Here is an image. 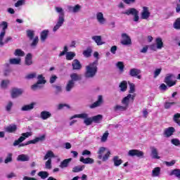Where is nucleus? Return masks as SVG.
Returning a JSON list of instances; mask_svg holds the SVG:
<instances>
[{
	"label": "nucleus",
	"instance_id": "20",
	"mask_svg": "<svg viewBox=\"0 0 180 180\" xmlns=\"http://www.w3.org/2000/svg\"><path fill=\"white\" fill-rule=\"evenodd\" d=\"M18 130V126L16 124H10L5 128L6 133H16Z\"/></svg>",
	"mask_w": 180,
	"mask_h": 180
},
{
	"label": "nucleus",
	"instance_id": "24",
	"mask_svg": "<svg viewBox=\"0 0 180 180\" xmlns=\"http://www.w3.org/2000/svg\"><path fill=\"white\" fill-rule=\"evenodd\" d=\"M49 33H50V31H49V30H44L41 32L40 39L42 43H44V41L47 40V37H49Z\"/></svg>",
	"mask_w": 180,
	"mask_h": 180
},
{
	"label": "nucleus",
	"instance_id": "9",
	"mask_svg": "<svg viewBox=\"0 0 180 180\" xmlns=\"http://www.w3.org/2000/svg\"><path fill=\"white\" fill-rule=\"evenodd\" d=\"M122 40L120 41L122 46H131V38L127 33H122L121 34Z\"/></svg>",
	"mask_w": 180,
	"mask_h": 180
},
{
	"label": "nucleus",
	"instance_id": "44",
	"mask_svg": "<svg viewBox=\"0 0 180 180\" xmlns=\"http://www.w3.org/2000/svg\"><path fill=\"white\" fill-rule=\"evenodd\" d=\"M169 175L170 176H172V175H174L176 178H179L180 179V169H174L172 170Z\"/></svg>",
	"mask_w": 180,
	"mask_h": 180
},
{
	"label": "nucleus",
	"instance_id": "52",
	"mask_svg": "<svg viewBox=\"0 0 180 180\" xmlns=\"http://www.w3.org/2000/svg\"><path fill=\"white\" fill-rule=\"evenodd\" d=\"M173 27L176 30H180V18H178L173 24Z\"/></svg>",
	"mask_w": 180,
	"mask_h": 180
},
{
	"label": "nucleus",
	"instance_id": "1",
	"mask_svg": "<svg viewBox=\"0 0 180 180\" xmlns=\"http://www.w3.org/2000/svg\"><path fill=\"white\" fill-rule=\"evenodd\" d=\"M134 98H136V94H128L127 96L124 97L121 101V103L123 105H120L119 104L115 105L113 107L114 112H126L129 109V105H130V102L133 103L134 102Z\"/></svg>",
	"mask_w": 180,
	"mask_h": 180
},
{
	"label": "nucleus",
	"instance_id": "43",
	"mask_svg": "<svg viewBox=\"0 0 180 180\" xmlns=\"http://www.w3.org/2000/svg\"><path fill=\"white\" fill-rule=\"evenodd\" d=\"M56 155L51 150H49L46 154L44 157V160L46 161V160H49V158H55Z\"/></svg>",
	"mask_w": 180,
	"mask_h": 180
},
{
	"label": "nucleus",
	"instance_id": "53",
	"mask_svg": "<svg viewBox=\"0 0 180 180\" xmlns=\"http://www.w3.org/2000/svg\"><path fill=\"white\" fill-rule=\"evenodd\" d=\"M38 176H40L41 179H46V178H49V172H39L38 173Z\"/></svg>",
	"mask_w": 180,
	"mask_h": 180
},
{
	"label": "nucleus",
	"instance_id": "12",
	"mask_svg": "<svg viewBox=\"0 0 180 180\" xmlns=\"http://www.w3.org/2000/svg\"><path fill=\"white\" fill-rule=\"evenodd\" d=\"M22 94H23L22 89L14 88L11 91V98L13 99H15V98L20 96V95H22Z\"/></svg>",
	"mask_w": 180,
	"mask_h": 180
},
{
	"label": "nucleus",
	"instance_id": "39",
	"mask_svg": "<svg viewBox=\"0 0 180 180\" xmlns=\"http://www.w3.org/2000/svg\"><path fill=\"white\" fill-rule=\"evenodd\" d=\"M155 45L158 47V50H161V49H162V47H164V42H162V39L161 38H157L155 39Z\"/></svg>",
	"mask_w": 180,
	"mask_h": 180
},
{
	"label": "nucleus",
	"instance_id": "28",
	"mask_svg": "<svg viewBox=\"0 0 180 180\" xmlns=\"http://www.w3.org/2000/svg\"><path fill=\"white\" fill-rule=\"evenodd\" d=\"M74 86H75V82H72V80H69L65 86L66 92H71Z\"/></svg>",
	"mask_w": 180,
	"mask_h": 180
},
{
	"label": "nucleus",
	"instance_id": "37",
	"mask_svg": "<svg viewBox=\"0 0 180 180\" xmlns=\"http://www.w3.org/2000/svg\"><path fill=\"white\" fill-rule=\"evenodd\" d=\"M37 83L41 84V85H44L47 81L46 80V77L43 76V75H39L37 77Z\"/></svg>",
	"mask_w": 180,
	"mask_h": 180
},
{
	"label": "nucleus",
	"instance_id": "55",
	"mask_svg": "<svg viewBox=\"0 0 180 180\" xmlns=\"http://www.w3.org/2000/svg\"><path fill=\"white\" fill-rule=\"evenodd\" d=\"M9 82L8 79L2 80L1 83V88H2V89H6L8 85H9Z\"/></svg>",
	"mask_w": 180,
	"mask_h": 180
},
{
	"label": "nucleus",
	"instance_id": "56",
	"mask_svg": "<svg viewBox=\"0 0 180 180\" xmlns=\"http://www.w3.org/2000/svg\"><path fill=\"white\" fill-rule=\"evenodd\" d=\"M13 107V102L8 101L5 107L6 112H11L12 108Z\"/></svg>",
	"mask_w": 180,
	"mask_h": 180
},
{
	"label": "nucleus",
	"instance_id": "19",
	"mask_svg": "<svg viewBox=\"0 0 180 180\" xmlns=\"http://www.w3.org/2000/svg\"><path fill=\"white\" fill-rule=\"evenodd\" d=\"M174 131H175V128H174L173 127H168L165 129L164 131L165 136L167 138L171 137V136L174 134Z\"/></svg>",
	"mask_w": 180,
	"mask_h": 180
},
{
	"label": "nucleus",
	"instance_id": "63",
	"mask_svg": "<svg viewBox=\"0 0 180 180\" xmlns=\"http://www.w3.org/2000/svg\"><path fill=\"white\" fill-rule=\"evenodd\" d=\"M175 102H165L164 104L165 109H169L172 105H176Z\"/></svg>",
	"mask_w": 180,
	"mask_h": 180
},
{
	"label": "nucleus",
	"instance_id": "38",
	"mask_svg": "<svg viewBox=\"0 0 180 180\" xmlns=\"http://www.w3.org/2000/svg\"><path fill=\"white\" fill-rule=\"evenodd\" d=\"M94 123H101L102 120L103 119V115H97L91 117Z\"/></svg>",
	"mask_w": 180,
	"mask_h": 180
},
{
	"label": "nucleus",
	"instance_id": "32",
	"mask_svg": "<svg viewBox=\"0 0 180 180\" xmlns=\"http://www.w3.org/2000/svg\"><path fill=\"white\" fill-rule=\"evenodd\" d=\"M139 74H141V70L137 68H132L129 70L130 77H137Z\"/></svg>",
	"mask_w": 180,
	"mask_h": 180
},
{
	"label": "nucleus",
	"instance_id": "45",
	"mask_svg": "<svg viewBox=\"0 0 180 180\" xmlns=\"http://www.w3.org/2000/svg\"><path fill=\"white\" fill-rule=\"evenodd\" d=\"M31 89H32V91H37V89H43V85H41V84L38 83V82H37V83L31 86Z\"/></svg>",
	"mask_w": 180,
	"mask_h": 180
},
{
	"label": "nucleus",
	"instance_id": "51",
	"mask_svg": "<svg viewBox=\"0 0 180 180\" xmlns=\"http://www.w3.org/2000/svg\"><path fill=\"white\" fill-rule=\"evenodd\" d=\"M108 137H109V132L106 131L101 136V143H106V141H108Z\"/></svg>",
	"mask_w": 180,
	"mask_h": 180
},
{
	"label": "nucleus",
	"instance_id": "47",
	"mask_svg": "<svg viewBox=\"0 0 180 180\" xmlns=\"http://www.w3.org/2000/svg\"><path fill=\"white\" fill-rule=\"evenodd\" d=\"M27 37L30 39V40H33L34 37V31L32 30H27L26 31Z\"/></svg>",
	"mask_w": 180,
	"mask_h": 180
},
{
	"label": "nucleus",
	"instance_id": "23",
	"mask_svg": "<svg viewBox=\"0 0 180 180\" xmlns=\"http://www.w3.org/2000/svg\"><path fill=\"white\" fill-rule=\"evenodd\" d=\"M17 161L26 162L27 161H30V157H29L28 155L21 154L17 157Z\"/></svg>",
	"mask_w": 180,
	"mask_h": 180
},
{
	"label": "nucleus",
	"instance_id": "29",
	"mask_svg": "<svg viewBox=\"0 0 180 180\" xmlns=\"http://www.w3.org/2000/svg\"><path fill=\"white\" fill-rule=\"evenodd\" d=\"M22 59L20 58H14L9 60V63L12 65H20Z\"/></svg>",
	"mask_w": 180,
	"mask_h": 180
},
{
	"label": "nucleus",
	"instance_id": "4",
	"mask_svg": "<svg viewBox=\"0 0 180 180\" xmlns=\"http://www.w3.org/2000/svg\"><path fill=\"white\" fill-rule=\"evenodd\" d=\"M106 151V148L102 146L98 148V150L97 152L98 159L102 160V161L105 162L109 160V158L110 157V150H108L107 153L103 155V153Z\"/></svg>",
	"mask_w": 180,
	"mask_h": 180
},
{
	"label": "nucleus",
	"instance_id": "59",
	"mask_svg": "<svg viewBox=\"0 0 180 180\" xmlns=\"http://www.w3.org/2000/svg\"><path fill=\"white\" fill-rule=\"evenodd\" d=\"M94 122L92 117H86V120H84V123H85L86 126H91L92 123Z\"/></svg>",
	"mask_w": 180,
	"mask_h": 180
},
{
	"label": "nucleus",
	"instance_id": "10",
	"mask_svg": "<svg viewBox=\"0 0 180 180\" xmlns=\"http://www.w3.org/2000/svg\"><path fill=\"white\" fill-rule=\"evenodd\" d=\"M102 105H103V96L102 95H99L97 101L90 105L89 108L90 109H95V108H99V106H102Z\"/></svg>",
	"mask_w": 180,
	"mask_h": 180
},
{
	"label": "nucleus",
	"instance_id": "30",
	"mask_svg": "<svg viewBox=\"0 0 180 180\" xmlns=\"http://www.w3.org/2000/svg\"><path fill=\"white\" fill-rule=\"evenodd\" d=\"M80 162H82L83 164H94L95 162V160L91 158H84V157H81L79 159Z\"/></svg>",
	"mask_w": 180,
	"mask_h": 180
},
{
	"label": "nucleus",
	"instance_id": "6",
	"mask_svg": "<svg viewBox=\"0 0 180 180\" xmlns=\"http://www.w3.org/2000/svg\"><path fill=\"white\" fill-rule=\"evenodd\" d=\"M30 136H32V132L22 133L18 140L14 141L13 143V147H16L18 144L23 143V141H25L27 137H30Z\"/></svg>",
	"mask_w": 180,
	"mask_h": 180
},
{
	"label": "nucleus",
	"instance_id": "61",
	"mask_svg": "<svg viewBox=\"0 0 180 180\" xmlns=\"http://www.w3.org/2000/svg\"><path fill=\"white\" fill-rule=\"evenodd\" d=\"M38 44H39V37L37 36L32 40V42L31 44V47H36V46H37Z\"/></svg>",
	"mask_w": 180,
	"mask_h": 180
},
{
	"label": "nucleus",
	"instance_id": "2",
	"mask_svg": "<svg viewBox=\"0 0 180 180\" xmlns=\"http://www.w3.org/2000/svg\"><path fill=\"white\" fill-rule=\"evenodd\" d=\"M98 60H94L93 63H90L85 67L84 78L86 79H91L96 77L98 74Z\"/></svg>",
	"mask_w": 180,
	"mask_h": 180
},
{
	"label": "nucleus",
	"instance_id": "8",
	"mask_svg": "<svg viewBox=\"0 0 180 180\" xmlns=\"http://www.w3.org/2000/svg\"><path fill=\"white\" fill-rule=\"evenodd\" d=\"M175 76L173 74H167L165 78L164 82L169 86H174L176 85V81H172V78H174Z\"/></svg>",
	"mask_w": 180,
	"mask_h": 180
},
{
	"label": "nucleus",
	"instance_id": "48",
	"mask_svg": "<svg viewBox=\"0 0 180 180\" xmlns=\"http://www.w3.org/2000/svg\"><path fill=\"white\" fill-rule=\"evenodd\" d=\"M75 57V53L72 51H70L66 53V60H74Z\"/></svg>",
	"mask_w": 180,
	"mask_h": 180
},
{
	"label": "nucleus",
	"instance_id": "34",
	"mask_svg": "<svg viewBox=\"0 0 180 180\" xmlns=\"http://www.w3.org/2000/svg\"><path fill=\"white\" fill-rule=\"evenodd\" d=\"M84 119V120L86 119V117H88V114L87 113H82V114H77V115H75L72 117H70V120H72V119Z\"/></svg>",
	"mask_w": 180,
	"mask_h": 180
},
{
	"label": "nucleus",
	"instance_id": "46",
	"mask_svg": "<svg viewBox=\"0 0 180 180\" xmlns=\"http://www.w3.org/2000/svg\"><path fill=\"white\" fill-rule=\"evenodd\" d=\"M14 56H15V57H24L25 52L22 51V49H18L15 51Z\"/></svg>",
	"mask_w": 180,
	"mask_h": 180
},
{
	"label": "nucleus",
	"instance_id": "35",
	"mask_svg": "<svg viewBox=\"0 0 180 180\" xmlns=\"http://www.w3.org/2000/svg\"><path fill=\"white\" fill-rule=\"evenodd\" d=\"M115 167H119L123 164V160L119 158V156H114L112 158Z\"/></svg>",
	"mask_w": 180,
	"mask_h": 180
},
{
	"label": "nucleus",
	"instance_id": "16",
	"mask_svg": "<svg viewBox=\"0 0 180 180\" xmlns=\"http://www.w3.org/2000/svg\"><path fill=\"white\" fill-rule=\"evenodd\" d=\"M34 106H36V103H31L28 105H25L21 108L22 112H29L30 110H33L34 109Z\"/></svg>",
	"mask_w": 180,
	"mask_h": 180
},
{
	"label": "nucleus",
	"instance_id": "42",
	"mask_svg": "<svg viewBox=\"0 0 180 180\" xmlns=\"http://www.w3.org/2000/svg\"><path fill=\"white\" fill-rule=\"evenodd\" d=\"M116 67L120 70V74H123V72H124V64L123 62H117L116 63Z\"/></svg>",
	"mask_w": 180,
	"mask_h": 180
},
{
	"label": "nucleus",
	"instance_id": "17",
	"mask_svg": "<svg viewBox=\"0 0 180 180\" xmlns=\"http://www.w3.org/2000/svg\"><path fill=\"white\" fill-rule=\"evenodd\" d=\"M71 161H72V158L65 159L63 161L60 162L59 167L61 168L62 169H64V168H68Z\"/></svg>",
	"mask_w": 180,
	"mask_h": 180
},
{
	"label": "nucleus",
	"instance_id": "15",
	"mask_svg": "<svg viewBox=\"0 0 180 180\" xmlns=\"http://www.w3.org/2000/svg\"><path fill=\"white\" fill-rule=\"evenodd\" d=\"M72 70L76 71H79L82 68V65L78 59H75L72 63Z\"/></svg>",
	"mask_w": 180,
	"mask_h": 180
},
{
	"label": "nucleus",
	"instance_id": "13",
	"mask_svg": "<svg viewBox=\"0 0 180 180\" xmlns=\"http://www.w3.org/2000/svg\"><path fill=\"white\" fill-rule=\"evenodd\" d=\"M150 156L153 160H160V157L158 156V149L154 146L150 147Z\"/></svg>",
	"mask_w": 180,
	"mask_h": 180
},
{
	"label": "nucleus",
	"instance_id": "58",
	"mask_svg": "<svg viewBox=\"0 0 180 180\" xmlns=\"http://www.w3.org/2000/svg\"><path fill=\"white\" fill-rule=\"evenodd\" d=\"M45 168L46 169H51V158H49V160L45 162Z\"/></svg>",
	"mask_w": 180,
	"mask_h": 180
},
{
	"label": "nucleus",
	"instance_id": "62",
	"mask_svg": "<svg viewBox=\"0 0 180 180\" xmlns=\"http://www.w3.org/2000/svg\"><path fill=\"white\" fill-rule=\"evenodd\" d=\"M171 143L172 144H173V146H176V147H179V146H180V141L178 139H172L171 140Z\"/></svg>",
	"mask_w": 180,
	"mask_h": 180
},
{
	"label": "nucleus",
	"instance_id": "25",
	"mask_svg": "<svg viewBox=\"0 0 180 180\" xmlns=\"http://www.w3.org/2000/svg\"><path fill=\"white\" fill-rule=\"evenodd\" d=\"M33 56L32 53H29L26 55L25 56V65H32L33 64Z\"/></svg>",
	"mask_w": 180,
	"mask_h": 180
},
{
	"label": "nucleus",
	"instance_id": "49",
	"mask_svg": "<svg viewBox=\"0 0 180 180\" xmlns=\"http://www.w3.org/2000/svg\"><path fill=\"white\" fill-rule=\"evenodd\" d=\"M85 168V165L76 166L72 168V172H81Z\"/></svg>",
	"mask_w": 180,
	"mask_h": 180
},
{
	"label": "nucleus",
	"instance_id": "40",
	"mask_svg": "<svg viewBox=\"0 0 180 180\" xmlns=\"http://www.w3.org/2000/svg\"><path fill=\"white\" fill-rule=\"evenodd\" d=\"M121 92H126L127 91V81H122L120 85Z\"/></svg>",
	"mask_w": 180,
	"mask_h": 180
},
{
	"label": "nucleus",
	"instance_id": "3",
	"mask_svg": "<svg viewBox=\"0 0 180 180\" xmlns=\"http://www.w3.org/2000/svg\"><path fill=\"white\" fill-rule=\"evenodd\" d=\"M55 11L56 13H58V18L56 24L53 28V32H56L63 25H64V22H65V13H64V9L61 7L56 6L55 7Z\"/></svg>",
	"mask_w": 180,
	"mask_h": 180
},
{
	"label": "nucleus",
	"instance_id": "14",
	"mask_svg": "<svg viewBox=\"0 0 180 180\" xmlns=\"http://www.w3.org/2000/svg\"><path fill=\"white\" fill-rule=\"evenodd\" d=\"M68 11L69 13H78L81 11V6L79 4L75 6H68Z\"/></svg>",
	"mask_w": 180,
	"mask_h": 180
},
{
	"label": "nucleus",
	"instance_id": "64",
	"mask_svg": "<svg viewBox=\"0 0 180 180\" xmlns=\"http://www.w3.org/2000/svg\"><path fill=\"white\" fill-rule=\"evenodd\" d=\"M161 71H162V68L155 69V70L154 71V73H153V77L157 78V77H158V75H160V74H161Z\"/></svg>",
	"mask_w": 180,
	"mask_h": 180
},
{
	"label": "nucleus",
	"instance_id": "21",
	"mask_svg": "<svg viewBox=\"0 0 180 180\" xmlns=\"http://www.w3.org/2000/svg\"><path fill=\"white\" fill-rule=\"evenodd\" d=\"M139 11L134 8H130L126 10L125 11H123L122 13V15H127V16H130L131 15L132 16L134 15L135 13H138Z\"/></svg>",
	"mask_w": 180,
	"mask_h": 180
},
{
	"label": "nucleus",
	"instance_id": "7",
	"mask_svg": "<svg viewBox=\"0 0 180 180\" xmlns=\"http://www.w3.org/2000/svg\"><path fill=\"white\" fill-rule=\"evenodd\" d=\"M128 156L137 157L138 158H144V152L137 149H131L129 150Z\"/></svg>",
	"mask_w": 180,
	"mask_h": 180
},
{
	"label": "nucleus",
	"instance_id": "5",
	"mask_svg": "<svg viewBox=\"0 0 180 180\" xmlns=\"http://www.w3.org/2000/svg\"><path fill=\"white\" fill-rule=\"evenodd\" d=\"M0 26L2 27V31L0 33V46L2 47L4 46V38L5 37V34H6V29H8V22L3 21L0 24Z\"/></svg>",
	"mask_w": 180,
	"mask_h": 180
},
{
	"label": "nucleus",
	"instance_id": "27",
	"mask_svg": "<svg viewBox=\"0 0 180 180\" xmlns=\"http://www.w3.org/2000/svg\"><path fill=\"white\" fill-rule=\"evenodd\" d=\"M44 140H46L45 134L36 137L34 139L30 140V143H31V144H37V143L44 141Z\"/></svg>",
	"mask_w": 180,
	"mask_h": 180
},
{
	"label": "nucleus",
	"instance_id": "57",
	"mask_svg": "<svg viewBox=\"0 0 180 180\" xmlns=\"http://www.w3.org/2000/svg\"><path fill=\"white\" fill-rule=\"evenodd\" d=\"M12 155H13L12 153H8L7 154V157L4 160L5 164H9V162H12V161H13Z\"/></svg>",
	"mask_w": 180,
	"mask_h": 180
},
{
	"label": "nucleus",
	"instance_id": "50",
	"mask_svg": "<svg viewBox=\"0 0 180 180\" xmlns=\"http://www.w3.org/2000/svg\"><path fill=\"white\" fill-rule=\"evenodd\" d=\"M129 95H131L130 94H134V92H136V85L130 82H129Z\"/></svg>",
	"mask_w": 180,
	"mask_h": 180
},
{
	"label": "nucleus",
	"instance_id": "22",
	"mask_svg": "<svg viewBox=\"0 0 180 180\" xmlns=\"http://www.w3.org/2000/svg\"><path fill=\"white\" fill-rule=\"evenodd\" d=\"M51 117V112L49 111L44 110L40 112V118L42 120H47V119H50Z\"/></svg>",
	"mask_w": 180,
	"mask_h": 180
},
{
	"label": "nucleus",
	"instance_id": "18",
	"mask_svg": "<svg viewBox=\"0 0 180 180\" xmlns=\"http://www.w3.org/2000/svg\"><path fill=\"white\" fill-rule=\"evenodd\" d=\"M91 39L95 41L97 46H102L103 44H105V42L102 41V36L101 35H94Z\"/></svg>",
	"mask_w": 180,
	"mask_h": 180
},
{
	"label": "nucleus",
	"instance_id": "54",
	"mask_svg": "<svg viewBox=\"0 0 180 180\" xmlns=\"http://www.w3.org/2000/svg\"><path fill=\"white\" fill-rule=\"evenodd\" d=\"M180 113H176L173 117V120L175 123L180 126Z\"/></svg>",
	"mask_w": 180,
	"mask_h": 180
},
{
	"label": "nucleus",
	"instance_id": "31",
	"mask_svg": "<svg viewBox=\"0 0 180 180\" xmlns=\"http://www.w3.org/2000/svg\"><path fill=\"white\" fill-rule=\"evenodd\" d=\"M52 88H54V94L55 95H60L63 92V86L60 85H57V84H53Z\"/></svg>",
	"mask_w": 180,
	"mask_h": 180
},
{
	"label": "nucleus",
	"instance_id": "36",
	"mask_svg": "<svg viewBox=\"0 0 180 180\" xmlns=\"http://www.w3.org/2000/svg\"><path fill=\"white\" fill-rule=\"evenodd\" d=\"M160 174H161V167H157L153 169L152 176L153 177L160 176Z\"/></svg>",
	"mask_w": 180,
	"mask_h": 180
},
{
	"label": "nucleus",
	"instance_id": "41",
	"mask_svg": "<svg viewBox=\"0 0 180 180\" xmlns=\"http://www.w3.org/2000/svg\"><path fill=\"white\" fill-rule=\"evenodd\" d=\"M83 56L86 57L87 58L92 56V49L91 47H88L86 50L83 51Z\"/></svg>",
	"mask_w": 180,
	"mask_h": 180
},
{
	"label": "nucleus",
	"instance_id": "11",
	"mask_svg": "<svg viewBox=\"0 0 180 180\" xmlns=\"http://www.w3.org/2000/svg\"><path fill=\"white\" fill-rule=\"evenodd\" d=\"M150 16H151V13L150 12L148 7L143 6L142 12L141 13V18L147 20V19H148Z\"/></svg>",
	"mask_w": 180,
	"mask_h": 180
},
{
	"label": "nucleus",
	"instance_id": "60",
	"mask_svg": "<svg viewBox=\"0 0 180 180\" xmlns=\"http://www.w3.org/2000/svg\"><path fill=\"white\" fill-rule=\"evenodd\" d=\"M37 77V73L33 72L25 76V79H33L34 78H36Z\"/></svg>",
	"mask_w": 180,
	"mask_h": 180
},
{
	"label": "nucleus",
	"instance_id": "26",
	"mask_svg": "<svg viewBox=\"0 0 180 180\" xmlns=\"http://www.w3.org/2000/svg\"><path fill=\"white\" fill-rule=\"evenodd\" d=\"M71 79L70 81H72V82H77V81H81L82 79V76L81 75H78L77 73H72L70 75Z\"/></svg>",
	"mask_w": 180,
	"mask_h": 180
},
{
	"label": "nucleus",
	"instance_id": "33",
	"mask_svg": "<svg viewBox=\"0 0 180 180\" xmlns=\"http://www.w3.org/2000/svg\"><path fill=\"white\" fill-rule=\"evenodd\" d=\"M96 19H97L98 22H99L101 23V25H103V23H105V22H106V19H105V18H103V13H102L101 12L97 13Z\"/></svg>",
	"mask_w": 180,
	"mask_h": 180
}]
</instances>
